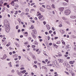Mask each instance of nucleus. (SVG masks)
I'll use <instances>...</instances> for the list:
<instances>
[{
  "label": "nucleus",
  "instance_id": "4d7b16f0",
  "mask_svg": "<svg viewBox=\"0 0 76 76\" xmlns=\"http://www.w3.org/2000/svg\"><path fill=\"white\" fill-rule=\"evenodd\" d=\"M35 4V3H32L31 4V6H32L33 5H34Z\"/></svg>",
  "mask_w": 76,
  "mask_h": 76
},
{
  "label": "nucleus",
  "instance_id": "a878e982",
  "mask_svg": "<svg viewBox=\"0 0 76 76\" xmlns=\"http://www.w3.org/2000/svg\"><path fill=\"white\" fill-rule=\"evenodd\" d=\"M32 57L33 59H35V56L34 55H33L32 56Z\"/></svg>",
  "mask_w": 76,
  "mask_h": 76
},
{
  "label": "nucleus",
  "instance_id": "473e14b6",
  "mask_svg": "<svg viewBox=\"0 0 76 76\" xmlns=\"http://www.w3.org/2000/svg\"><path fill=\"white\" fill-rule=\"evenodd\" d=\"M52 8H55V7H54V4H52Z\"/></svg>",
  "mask_w": 76,
  "mask_h": 76
},
{
  "label": "nucleus",
  "instance_id": "774afa93",
  "mask_svg": "<svg viewBox=\"0 0 76 76\" xmlns=\"http://www.w3.org/2000/svg\"><path fill=\"white\" fill-rule=\"evenodd\" d=\"M76 18V16H73V19H75Z\"/></svg>",
  "mask_w": 76,
  "mask_h": 76
},
{
  "label": "nucleus",
  "instance_id": "e433bc0d",
  "mask_svg": "<svg viewBox=\"0 0 76 76\" xmlns=\"http://www.w3.org/2000/svg\"><path fill=\"white\" fill-rule=\"evenodd\" d=\"M49 33H50V34H51V33H52V31L51 30H50L49 31Z\"/></svg>",
  "mask_w": 76,
  "mask_h": 76
},
{
  "label": "nucleus",
  "instance_id": "2eb2a0df",
  "mask_svg": "<svg viewBox=\"0 0 76 76\" xmlns=\"http://www.w3.org/2000/svg\"><path fill=\"white\" fill-rule=\"evenodd\" d=\"M8 64L10 65V67H12V64H11V62L9 63Z\"/></svg>",
  "mask_w": 76,
  "mask_h": 76
},
{
  "label": "nucleus",
  "instance_id": "79ce46f5",
  "mask_svg": "<svg viewBox=\"0 0 76 76\" xmlns=\"http://www.w3.org/2000/svg\"><path fill=\"white\" fill-rule=\"evenodd\" d=\"M48 40L49 41V40H50V37L49 36H48Z\"/></svg>",
  "mask_w": 76,
  "mask_h": 76
},
{
  "label": "nucleus",
  "instance_id": "c85d7f7f",
  "mask_svg": "<svg viewBox=\"0 0 76 76\" xmlns=\"http://www.w3.org/2000/svg\"><path fill=\"white\" fill-rule=\"evenodd\" d=\"M14 7H19V6H18V5L16 4L15 6L14 5Z\"/></svg>",
  "mask_w": 76,
  "mask_h": 76
},
{
  "label": "nucleus",
  "instance_id": "7c9ffc66",
  "mask_svg": "<svg viewBox=\"0 0 76 76\" xmlns=\"http://www.w3.org/2000/svg\"><path fill=\"white\" fill-rule=\"evenodd\" d=\"M33 67H35V68L37 69V66L36 65H34L33 66Z\"/></svg>",
  "mask_w": 76,
  "mask_h": 76
},
{
  "label": "nucleus",
  "instance_id": "a19ab883",
  "mask_svg": "<svg viewBox=\"0 0 76 76\" xmlns=\"http://www.w3.org/2000/svg\"><path fill=\"white\" fill-rule=\"evenodd\" d=\"M43 23L44 25H45L46 24V22H45V21H44L43 22Z\"/></svg>",
  "mask_w": 76,
  "mask_h": 76
},
{
  "label": "nucleus",
  "instance_id": "a211bd4d",
  "mask_svg": "<svg viewBox=\"0 0 76 76\" xmlns=\"http://www.w3.org/2000/svg\"><path fill=\"white\" fill-rule=\"evenodd\" d=\"M56 64L57 66H56L57 67H58V68H59V67H60V66H59V65H58V64L57 63H56Z\"/></svg>",
  "mask_w": 76,
  "mask_h": 76
},
{
  "label": "nucleus",
  "instance_id": "aec40b11",
  "mask_svg": "<svg viewBox=\"0 0 76 76\" xmlns=\"http://www.w3.org/2000/svg\"><path fill=\"white\" fill-rule=\"evenodd\" d=\"M32 36L34 38H36V36L35 35V34H33V35Z\"/></svg>",
  "mask_w": 76,
  "mask_h": 76
},
{
  "label": "nucleus",
  "instance_id": "bf43d9fd",
  "mask_svg": "<svg viewBox=\"0 0 76 76\" xmlns=\"http://www.w3.org/2000/svg\"><path fill=\"white\" fill-rule=\"evenodd\" d=\"M10 45V44H7L6 45V46L7 47H8V46H9Z\"/></svg>",
  "mask_w": 76,
  "mask_h": 76
},
{
  "label": "nucleus",
  "instance_id": "0e129e2a",
  "mask_svg": "<svg viewBox=\"0 0 76 76\" xmlns=\"http://www.w3.org/2000/svg\"><path fill=\"white\" fill-rule=\"evenodd\" d=\"M59 27H61L62 26H63V25H62L61 24H60L59 26Z\"/></svg>",
  "mask_w": 76,
  "mask_h": 76
},
{
  "label": "nucleus",
  "instance_id": "c03bdc74",
  "mask_svg": "<svg viewBox=\"0 0 76 76\" xmlns=\"http://www.w3.org/2000/svg\"><path fill=\"white\" fill-rule=\"evenodd\" d=\"M25 34H26V35H28V32H26L24 33Z\"/></svg>",
  "mask_w": 76,
  "mask_h": 76
},
{
  "label": "nucleus",
  "instance_id": "e2e57ef3",
  "mask_svg": "<svg viewBox=\"0 0 76 76\" xmlns=\"http://www.w3.org/2000/svg\"><path fill=\"white\" fill-rule=\"evenodd\" d=\"M49 45L50 46L52 45V43H50L49 44Z\"/></svg>",
  "mask_w": 76,
  "mask_h": 76
},
{
  "label": "nucleus",
  "instance_id": "3c124183",
  "mask_svg": "<svg viewBox=\"0 0 76 76\" xmlns=\"http://www.w3.org/2000/svg\"><path fill=\"white\" fill-rule=\"evenodd\" d=\"M31 39V37H29L28 38V39H29V41H30Z\"/></svg>",
  "mask_w": 76,
  "mask_h": 76
},
{
  "label": "nucleus",
  "instance_id": "ddd939ff",
  "mask_svg": "<svg viewBox=\"0 0 76 76\" xmlns=\"http://www.w3.org/2000/svg\"><path fill=\"white\" fill-rule=\"evenodd\" d=\"M26 72V70H23L22 71L21 73H25Z\"/></svg>",
  "mask_w": 76,
  "mask_h": 76
},
{
  "label": "nucleus",
  "instance_id": "c756f323",
  "mask_svg": "<svg viewBox=\"0 0 76 76\" xmlns=\"http://www.w3.org/2000/svg\"><path fill=\"white\" fill-rule=\"evenodd\" d=\"M57 44H60V41H58L56 42Z\"/></svg>",
  "mask_w": 76,
  "mask_h": 76
},
{
  "label": "nucleus",
  "instance_id": "9b49d317",
  "mask_svg": "<svg viewBox=\"0 0 76 76\" xmlns=\"http://www.w3.org/2000/svg\"><path fill=\"white\" fill-rule=\"evenodd\" d=\"M53 45L54 47H56V48H57L58 47V46L56 45V44H53Z\"/></svg>",
  "mask_w": 76,
  "mask_h": 76
},
{
  "label": "nucleus",
  "instance_id": "1a4fd4ad",
  "mask_svg": "<svg viewBox=\"0 0 76 76\" xmlns=\"http://www.w3.org/2000/svg\"><path fill=\"white\" fill-rule=\"evenodd\" d=\"M52 63L56 65V64H57V61L56 60H55V61L52 62Z\"/></svg>",
  "mask_w": 76,
  "mask_h": 76
},
{
  "label": "nucleus",
  "instance_id": "7ed1b4c3",
  "mask_svg": "<svg viewBox=\"0 0 76 76\" xmlns=\"http://www.w3.org/2000/svg\"><path fill=\"white\" fill-rule=\"evenodd\" d=\"M65 64L67 68H68L69 69H70V68L71 66H70V65H69L68 63H65Z\"/></svg>",
  "mask_w": 76,
  "mask_h": 76
},
{
  "label": "nucleus",
  "instance_id": "338daca9",
  "mask_svg": "<svg viewBox=\"0 0 76 76\" xmlns=\"http://www.w3.org/2000/svg\"><path fill=\"white\" fill-rule=\"evenodd\" d=\"M34 63L35 64H37V61H34Z\"/></svg>",
  "mask_w": 76,
  "mask_h": 76
},
{
  "label": "nucleus",
  "instance_id": "f3484780",
  "mask_svg": "<svg viewBox=\"0 0 76 76\" xmlns=\"http://www.w3.org/2000/svg\"><path fill=\"white\" fill-rule=\"evenodd\" d=\"M11 4L12 5V6H14V1H12L11 3Z\"/></svg>",
  "mask_w": 76,
  "mask_h": 76
},
{
  "label": "nucleus",
  "instance_id": "4c0bfd02",
  "mask_svg": "<svg viewBox=\"0 0 76 76\" xmlns=\"http://www.w3.org/2000/svg\"><path fill=\"white\" fill-rule=\"evenodd\" d=\"M11 72L12 73H14V72H15V71L13 69L12 70V71H11Z\"/></svg>",
  "mask_w": 76,
  "mask_h": 76
},
{
  "label": "nucleus",
  "instance_id": "72a5a7b5",
  "mask_svg": "<svg viewBox=\"0 0 76 76\" xmlns=\"http://www.w3.org/2000/svg\"><path fill=\"white\" fill-rule=\"evenodd\" d=\"M36 46L35 45H32V48H35Z\"/></svg>",
  "mask_w": 76,
  "mask_h": 76
},
{
  "label": "nucleus",
  "instance_id": "f257e3e1",
  "mask_svg": "<svg viewBox=\"0 0 76 76\" xmlns=\"http://www.w3.org/2000/svg\"><path fill=\"white\" fill-rule=\"evenodd\" d=\"M4 26H5V29L7 32L9 33L10 29V26H9L7 24H6L5 23H4Z\"/></svg>",
  "mask_w": 76,
  "mask_h": 76
},
{
  "label": "nucleus",
  "instance_id": "5fc2aeb1",
  "mask_svg": "<svg viewBox=\"0 0 76 76\" xmlns=\"http://www.w3.org/2000/svg\"><path fill=\"white\" fill-rule=\"evenodd\" d=\"M20 32V30L19 29L18 30V33H19V32Z\"/></svg>",
  "mask_w": 76,
  "mask_h": 76
},
{
  "label": "nucleus",
  "instance_id": "393cba45",
  "mask_svg": "<svg viewBox=\"0 0 76 76\" xmlns=\"http://www.w3.org/2000/svg\"><path fill=\"white\" fill-rule=\"evenodd\" d=\"M69 63H70V64H73V62L72 61H70L69 62Z\"/></svg>",
  "mask_w": 76,
  "mask_h": 76
},
{
  "label": "nucleus",
  "instance_id": "dca6fc26",
  "mask_svg": "<svg viewBox=\"0 0 76 76\" xmlns=\"http://www.w3.org/2000/svg\"><path fill=\"white\" fill-rule=\"evenodd\" d=\"M42 69H47V67L45 66H42Z\"/></svg>",
  "mask_w": 76,
  "mask_h": 76
},
{
  "label": "nucleus",
  "instance_id": "69168bd1",
  "mask_svg": "<svg viewBox=\"0 0 76 76\" xmlns=\"http://www.w3.org/2000/svg\"><path fill=\"white\" fill-rule=\"evenodd\" d=\"M9 54H10V55H12V52H10L9 53Z\"/></svg>",
  "mask_w": 76,
  "mask_h": 76
},
{
  "label": "nucleus",
  "instance_id": "9d476101",
  "mask_svg": "<svg viewBox=\"0 0 76 76\" xmlns=\"http://www.w3.org/2000/svg\"><path fill=\"white\" fill-rule=\"evenodd\" d=\"M60 32L61 33V34H63L64 33V31L63 30H60Z\"/></svg>",
  "mask_w": 76,
  "mask_h": 76
},
{
  "label": "nucleus",
  "instance_id": "de8ad7c7",
  "mask_svg": "<svg viewBox=\"0 0 76 76\" xmlns=\"http://www.w3.org/2000/svg\"><path fill=\"white\" fill-rule=\"evenodd\" d=\"M52 29L53 31H55V29L54 28V27H52Z\"/></svg>",
  "mask_w": 76,
  "mask_h": 76
},
{
  "label": "nucleus",
  "instance_id": "6e6d98bb",
  "mask_svg": "<svg viewBox=\"0 0 76 76\" xmlns=\"http://www.w3.org/2000/svg\"><path fill=\"white\" fill-rule=\"evenodd\" d=\"M18 1V0H14L13 1L15 2V1Z\"/></svg>",
  "mask_w": 76,
  "mask_h": 76
},
{
  "label": "nucleus",
  "instance_id": "052dcab7",
  "mask_svg": "<svg viewBox=\"0 0 76 76\" xmlns=\"http://www.w3.org/2000/svg\"><path fill=\"white\" fill-rule=\"evenodd\" d=\"M71 75H72V76H73V75H75V73H72L71 74Z\"/></svg>",
  "mask_w": 76,
  "mask_h": 76
},
{
  "label": "nucleus",
  "instance_id": "ea45409f",
  "mask_svg": "<svg viewBox=\"0 0 76 76\" xmlns=\"http://www.w3.org/2000/svg\"><path fill=\"white\" fill-rule=\"evenodd\" d=\"M42 63H43L44 64H46V63H45V61H42Z\"/></svg>",
  "mask_w": 76,
  "mask_h": 76
},
{
  "label": "nucleus",
  "instance_id": "49530a36",
  "mask_svg": "<svg viewBox=\"0 0 76 76\" xmlns=\"http://www.w3.org/2000/svg\"><path fill=\"white\" fill-rule=\"evenodd\" d=\"M25 68H24V67H22L21 68H20V70H23V69H24Z\"/></svg>",
  "mask_w": 76,
  "mask_h": 76
},
{
  "label": "nucleus",
  "instance_id": "423d86ee",
  "mask_svg": "<svg viewBox=\"0 0 76 76\" xmlns=\"http://www.w3.org/2000/svg\"><path fill=\"white\" fill-rule=\"evenodd\" d=\"M34 34H35L36 35L37 34V31L36 30V29H35L34 30H33L32 31Z\"/></svg>",
  "mask_w": 76,
  "mask_h": 76
},
{
  "label": "nucleus",
  "instance_id": "f8f14e48",
  "mask_svg": "<svg viewBox=\"0 0 76 76\" xmlns=\"http://www.w3.org/2000/svg\"><path fill=\"white\" fill-rule=\"evenodd\" d=\"M38 42H37L36 41H35V42H34V45H38Z\"/></svg>",
  "mask_w": 76,
  "mask_h": 76
},
{
  "label": "nucleus",
  "instance_id": "680f3d73",
  "mask_svg": "<svg viewBox=\"0 0 76 76\" xmlns=\"http://www.w3.org/2000/svg\"><path fill=\"white\" fill-rule=\"evenodd\" d=\"M38 38H39L41 39V38H42V37L40 36H39Z\"/></svg>",
  "mask_w": 76,
  "mask_h": 76
},
{
  "label": "nucleus",
  "instance_id": "f704fd0d",
  "mask_svg": "<svg viewBox=\"0 0 76 76\" xmlns=\"http://www.w3.org/2000/svg\"><path fill=\"white\" fill-rule=\"evenodd\" d=\"M26 11L27 12H29V9H26Z\"/></svg>",
  "mask_w": 76,
  "mask_h": 76
},
{
  "label": "nucleus",
  "instance_id": "20e7f679",
  "mask_svg": "<svg viewBox=\"0 0 76 76\" xmlns=\"http://www.w3.org/2000/svg\"><path fill=\"white\" fill-rule=\"evenodd\" d=\"M64 8V7H61L59 9V10L60 12H63Z\"/></svg>",
  "mask_w": 76,
  "mask_h": 76
},
{
  "label": "nucleus",
  "instance_id": "8fccbe9b",
  "mask_svg": "<svg viewBox=\"0 0 76 76\" xmlns=\"http://www.w3.org/2000/svg\"><path fill=\"white\" fill-rule=\"evenodd\" d=\"M55 39H58V37H55L54 38Z\"/></svg>",
  "mask_w": 76,
  "mask_h": 76
},
{
  "label": "nucleus",
  "instance_id": "c9c22d12",
  "mask_svg": "<svg viewBox=\"0 0 76 76\" xmlns=\"http://www.w3.org/2000/svg\"><path fill=\"white\" fill-rule=\"evenodd\" d=\"M31 29H34V26H31Z\"/></svg>",
  "mask_w": 76,
  "mask_h": 76
},
{
  "label": "nucleus",
  "instance_id": "f03ea898",
  "mask_svg": "<svg viewBox=\"0 0 76 76\" xmlns=\"http://www.w3.org/2000/svg\"><path fill=\"white\" fill-rule=\"evenodd\" d=\"M70 10H65L64 12V14L66 15H69L70 13Z\"/></svg>",
  "mask_w": 76,
  "mask_h": 76
},
{
  "label": "nucleus",
  "instance_id": "412c9836",
  "mask_svg": "<svg viewBox=\"0 0 76 76\" xmlns=\"http://www.w3.org/2000/svg\"><path fill=\"white\" fill-rule=\"evenodd\" d=\"M74 9H75L74 12H76V6H74Z\"/></svg>",
  "mask_w": 76,
  "mask_h": 76
},
{
  "label": "nucleus",
  "instance_id": "2f4dec72",
  "mask_svg": "<svg viewBox=\"0 0 76 76\" xmlns=\"http://www.w3.org/2000/svg\"><path fill=\"white\" fill-rule=\"evenodd\" d=\"M69 46H70V45H66L67 48H69Z\"/></svg>",
  "mask_w": 76,
  "mask_h": 76
},
{
  "label": "nucleus",
  "instance_id": "603ef678",
  "mask_svg": "<svg viewBox=\"0 0 76 76\" xmlns=\"http://www.w3.org/2000/svg\"><path fill=\"white\" fill-rule=\"evenodd\" d=\"M25 31V29L23 28L21 30V31L22 32H23V31Z\"/></svg>",
  "mask_w": 76,
  "mask_h": 76
},
{
  "label": "nucleus",
  "instance_id": "0eeeda50",
  "mask_svg": "<svg viewBox=\"0 0 76 76\" xmlns=\"http://www.w3.org/2000/svg\"><path fill=\"white\" fill-rule=\"evenodd\" d=\"M46 8L48 10H51V8L49 5H47L46 6Z\"/></svg>",
  "mask_w": 76,
  "mask_h": 76
},
{
  "label": "nucleus",
  "instance_id": "13d9d810",
  "mask_svg": "<svg viewBox=\"0 0 76 76\" xmlns=\"http://www.w3.org/2000/svg\"><path fill=\"white\" fill-rule=\"evenodd\" d=\"M42 7H43L44 8H45V6L44 5H42Z\"/></svg>",
  "mask_w": 76,
  "mask_h": 76
},
{
  "label": "nucleus",
  "instance_id": "6e6552de",
  "mask_svg": "<svg viewBox=\"0 0 76 76\" xmlns=\"http://www.w3.org/2000/svg\"><path fill=\"white\" fill-rule=\"evenodd\" d=\"M46 27L48 30L50 29V27L49 25L47 24L46 25Z\"/></svg>",
  "mask_w": 76,
  "mask_h": 76
},
{
  "label": "nucleus",
  "instance_id": "39448f33",
  "mask_svg": "<svg viewBox=\"0 0 76 76\" xmlns=\"http://www.w3.org/2000/svg\"><path fill=\"white\" fill-rule=\"evenodd\" d=\"M39 10L41 12H44V11H45L44 9H43L42 7L40 8Z\"/></svg>",
  "mask_w": 76,
  "mask_h": 76
},
{
  "label": "nucleus",
  "instance_id": "bb28decb",
  "mask_svg": "<svg viewBox=\"0 0 76 76\" xmlns=\"http://www.w3.org/2000/svg\"><path fill=\"white\" fill-rule=\"evenodd\" d=\"M17 47L18 48H19L20 47V46H19V44H16Z\"/></svg>",
  "mask_w": 76,
  "mask_h": 76
},
{
  "label": "nucleus",
  "instance_id": "a18cd8bd",
  "mask_svg": "<svg viewBox=\"0 0 76 76\" xmlns=\"http://www.w3.org/2000/svg\"><path fill=\"white\" fill-rule=\"evenodd\" d=\"M70 18L71 19H73V16H70Z\"/></svg>",
  "mask_w": 76,
  "mask_h": 76
},
{
  "label": "nucleus",
  "instance_id": "4be33fe9",
  "mask_svg": "<svg viewBox=\"0 0 76 76\" xmlns=\"http://www.w3.org/2000/svg\"><path fill=\"white\" fill-rule=\"evenodd\" d=\"M18 74L19 75V76H22V75L21 74V72H19L18 73Z\"/></svg>",
  "mask_w": 76,
  "mask_h": 76
},
{
  "label": "nucleus",
  "instance_id": "b1692460",
  "mask_svg": "<svg viewBox=\"0 0 76 76\" xmlns=\"http://www.w3.org/2000/svg\"><path fill=\"white\" fill-rule=\"evenodd\" d=\"M59 61V63H63V61L61 59H60Z\"/></svg>",
  "mask_w": 76,
  "mask_h": 76
},
{
  "label": "nucleus",
  "instance_id": "cd10ccee",
  "mask_svg": "<svg viewBox=\"0 0 76 76\" xmlns=\"http://www.w3.org/2000/svg\"><path fill=\"white\" fill-rule=\"evenodd\" d=\"M18 20L19 22H21V20L19 18L18 19Z\"/></svg>",
  "mask_w": 76,
  "mask_h": 76
},
{
  "label": "nucleus",
  "instance_id": "4468645a",
  "mask_svg": "<svg viewBox=\"0 0 76 76\" xmlns=\"http://www.w3.org/2000/svg\"><path fill=\"white\" fill-rule=\"evenodd\" d=\"M3 3H4V2L3 1V0H1V1H0V4H3Z\"/></svg>",
  "mask_w": 76,
  "mask_h": 76
},
{
  "label": "nucleus",
  "instance_id": "864d4df0",
  "mask_svg": "<svg viewBox=\"0 0 76 76\" xmlns=\"http://www.w3.org/2000/svg\"><path fill=\"white\" fill-rule=\"evenodd\" d=\"M7 7H8V8H9V7H10V6H9V5H7Z\"/></svg>",
  "mask_w": 76,
  "mask_h": 76
},
{
  "label": "nucleus",
  "instance_id": "37998d69",
  "mask_svg": "<svg viewBox=\"0 0 76 76\" xmlns=\"http://www.w3.org/2000/svg\"><path fill=\"white\" fill-rule=\"evenodd\" d=\"M31 12H32V11H35V10H34V9H31Z\"/></svg>",
  "mask_w": 76,
  "mask_h": 76
},
{
  "label": "nucleus",
  "instance_id": "5701e85b",
  "mask_svg": "<svg viewBox=\"0 0 76 76\" xmlns=\"http://www.w3.org/2000/svg\"><path fill=\"white\" fill-rule=\"evenodd\" d=\"M42 17H43V16H42V15H40L39 17V19H41V18H42Z\"/></svg>",
  "mask_w": 76,
  "mask_h": 76
},
{
  "label": "nucleus",
  "instance_id": "58836bf2",
  "mask_svg": "<svg viewBox=\"0 0 76 76\" xmlns=\"http://www.w3.org/2000/svg\"><path fill=\"white\" fill-rule=\"evenodd\" d=\"M18 26H16V29H18V28L19 27H18Z\"/></svg>",
  "mask_w": 76,
  "mask_h": 76
},
{
  "label": "nucleus",
  "instance_id": "09e8293b",
  "mask_svg": "<svg viewBox=\"0 0 76 76\" xmlns=\"http://www.w3.org/2000/svg\"><path fill=\"white\" fill-rule=\"evenodd\" d=\"M15 66L16 67H19V64H16V65H15Z\"/></svg>",
  "mask_w": 76,
  "mask_h": 76
},
{
  "label": "nucleus",
  "instance_id": "6ab92c4d",
  "mask_svg": "<svg viewBox=\"0 0 76 76\" xmlns=\"http://www.w3.org/2000/svg\"><path fill=\"white\" fill-rule=\"evenodd\" d=\"M63 4L64 5V6H67V5H68L67 3H64Z\"/></svg>",
  "mask_w": 76,
  "mask_h": 76
}]
</instances>
